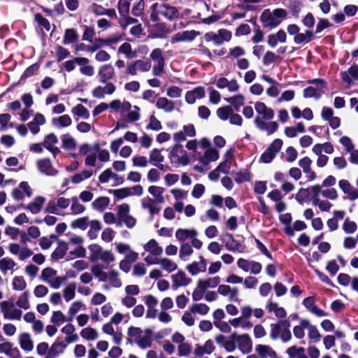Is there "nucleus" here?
I'll list each match as a JSON object with an SVG mask.
<instances>
[{
  "instance_id": "f257e3e1",
  "label": "nucleus",
  "mask_w": 358,
  "mask_h": 358,
  "mask_svg": "<svg viewBox=\"0 0 358 358\" xmlns=\"http://www.w3.org/2000/svg\"><path fill=\"white\" fill-rule=\"evenodd\" d=\"M254 107L257 113L254 120L255 126L259 129L266 131L268 135L273 134L278 129V124L276 122H266V121L273 119L274 110L262 101L255 102Z\"/></svg>"
},
{
  "instance_id": "f03ea898",
  "label": "nucleus",
  "mask_w": 358,
  "mask_h": 358,
  "mask_svg": "<svg viewBox=\"0 0 358 358\" xmlns=\"http://www.w3.org/2000/svg\"><path fill=\"white\" fill-rule=\"evenodd\" d=\"M79 152L85 156V164L87 166H95L97 159L100 162H108L110 160L109 151L102 149L99 143L92 145L83 143L79 148Z\"/></svg>"
},
{
  "instance_id": "7ed1b4c3",
  "label": "nucleus",
  "mask_w": 358,
  "mask_h": 358,
  "mask_svg": "<svg viewBox=\"0 0 358 358\" xmlns=\"http://www.w3.org/2000/svg\"><path fill=\"white\" fill-rule=\"evenodd\" d=\"M127 343L136 344L143 350L149 348L152 343V331L150 329L143 330L140 327H130L127 330Z\"/></svg>"
},
{
  "instance_id": "20e7f679",
  "label": "nucleus",
  "mask_w": 358,
  "mask_h": 358,
  "mask_svg": "<svg viewBox=\"0 0 358 358\" xmlns=\"http://www.w3.org/2000/svg\"><path fill=\"white\" fill-rule=\"evenodd\" d=\"M287 16V11L282 8H276L273 12L266 9L262 13L260 20L265 27L274 28L278 26Z\"/></svg>"
},
{
  "instance_id": "39448f33",
  "label": "nucleus",
  "mask_w": 358,
  "mask_h": 358,
  "mask_svg": "<svg viewBox=\"0 0 358 358\" xmlns=\"http://www.w3.org/2000/svg\"><path fill=\"white\" fill-rule=\"evenodd\" d=\"M88 249L90 251L89 259L91 262L101 261L108 265L115 260V257L111 251L103 250L98 244H91Z\"/></svg>"
},
{
  "instance_id": "423d86ee",
  "label": "nucleus",
  "mask_w": 358,
  "mask_h": 358,
  "mask_svg": "<svg viewBox=\"0 0 358 358\" xmlns=\"http://www.w3.org/2000/svg\"><path fill=\"white\" fill-rule=\"evenodd\" d=\"M143 249L148 255L145 256L144 261L148 265H155L163 253V248L155 239H150L144 244Z\"/></svg>"
},
{
  "instance_id": "0eeeda50",
  "label": "nucleus",
  "mask_w": 358,
  "mask_h": 358,
  "mask_svg": "<svg viewBox=\"0 0 358 358\" xmlns=\"http://www.w3.org/2000/svg\"><path fill=\"white\" fill-rule=\"evenodd\" d=\"M169 157L171 163L176 166H186L189 162L187 152L182 145L178 143L171 147Z\"/></svg>"
},
{
  "instance_id": "6e6552de",
  "label": "nucleus",
  "mask_w": 358,
  "mask_h": 358,
  "mask_svg": "<svg viewBox=\"0 0 358 358\" xmlns=\"http://www.w3.org/2000/svg\"><path fill=\"white\" fill-rule=\"evenodd\" d=\"M0 311L3 318L10 320H20L22 311L17 308L13 301L6 300L0 303Z\"/></svg>"
},
{
  "instance_id": "1a4fd4ad",
  "label": "nucleus",
  "mask_w": 358,
  "mask_h": 358,
  "mask_svg": "<svg viewBox=\"0 0 358 358\" xmlns=\"http://www.w3.org/2000/svg\"><path fill=\"white\" fill-rule=\"evenodd\" d=\"M40 279L48 283L52 288L59 289L65 281L66 278L57 276L56 270L51 267H47L42 271Z\"/></svg>"
},
{
  "instance_id": "9d476101",
  "label": "nucleus",
  "mask_w": 358,
  "mask_h": 358,
  "mask_svg": "<svg viewBox=\"0 0 358 358\" xmlns=\"http://www.w3.org/2000/svg\"><path fill=\"white\" fill-rule=\"evenodd\" d=\"M309 83L313 85L309 86L303 90V96L305 98H315L318 99L326 89V83L322 79H315L309 80Z\"/></svg>"
},
{
  "instance_id": "9b49d317",
  "label": "nucleus",
  "mask_w": 358,
  "mask_h": 358,
  "mask_svg": "<svg viewBox=\"0 0 358 358\" xmlns=\"http://www.w3.org/2000/svg\"><path fill=\"white\" fill-rule=\"evenodd\" d=\"M152 9L157 14L161 15L169 20L174 19L179 15L178 10L174 6L163 1L153 3Z\"/></svg>"
},
{
  "instance_id": "f8f14e48",
  "label": "nucleus",
  "mask_w": 358,
  "mask_h": 358,
  "mask_svg": "<svg viewBox=\"0 0 358 358\" xmlns=\"http://www.w3.org/2000/svg\"><path fill=\"white\" fill-rule=\"evenodd\" d=\"M231 37V32L225 29H221L217 32H208L204 36L206 41H212L215 45H221L224 43L229 41Z\"/></svg>"
},
{
  "instance_id": "ddd939ff",
  "label": "nucleus",
  "mask_w": 358,
  "mask_h": 358,
  "mask_svg": "<svg viewBox=\"0 0 358 358\" xmlns=\"http://www.w3.org/2000/svg\"><path fill=\"white\" fill-rule=\"evenodd\" d=\"M282 143L281 139H275L262 155L260 161L266 164L271 162L281 150Z\"/></svg>"
},
{
  "instance_id": "4468645a",
  "label": "nucleus",
  "mask_w": 358,
  "mask_h": 358,
  "mask_svg": "<svg viewBox=\"0 0 358 358\" xmlns=\"http://www.w3.org/2000/svg\"><path fill=\"white\" fill-rule=\"evenodd\" d=\"M151 68V63L141 59L135 60L130 62L126 69L127 74L136 76L138 72H147Z\"/></svg>"
},
{
  "instance_id": "2eb2a0df",
  "label": "nucleus",
  "mask_w": 358,
  "mask_h": 358,
  "mask_svg": "<svg viewBox=\"0 0 358 358\" xmlns=\"http://www.w3.org/2000/svg\"><path fill=\"white\" fill-rule=\"evenodd\" d=\"M171 279L172 281L171 288L173 290H176L181 287H186L192 282L191 278L182 270H178L176 273L172 274Z\"/></svg>"
},
{
  "instance_id": "dca6fc26",
  "label": "nucleus",
  "mask_w": 358,
  "mask_h": 358,
  "mask_svg": "<svg viewBox=\"0 0 358 358\" xmlns=\"http://www.w3.org/2000/svg\"><path fill=\"white\" fill-rule=\"evenodd\" d=\"M237 266L244 271H250L255 275L259 274L262 269V266L260 263L255 261H249L243 258L238 259Z\"/></svg>"
},
{
  "instance_id": "f3484780",
  "label": "nucleus",
  "mask_w": 358,
  "mask_h": 358,
  "mask_svg": "<svg viewBox=\"0 0 358 358\" xmlns=\"http://www.w3.org/2000/svg\"><path fill=\"white\" fill-rule=\"evenodd\" d=\"M8 250L12 255L17 256L19 260L20 261L27 259L33 254L32 251L28 247H21L17 243L9 244Z\"/></svg>"
},
{
  "instance_id": "a211bd4d",
  "label": "nucleus",
  "mask_w": 358,
  "mask_h": 358,
  "mask_svg": "<svg viewBox=\"0 0 358 358\" xmlns=\"http://www.w3.org/2000/svg\"><path fill=\"white\" fill-rule=\"evenodd\" d=\"M234 338L236 340V345L239 350L243 354H248L252 350V343L249 335L234 334Z\"/></svg>"
},
{
  "instance_id": "6ab92c4d",
  "label": "nucleus",
  "mask_w": 358,
  "mask_h": 358,
  "mask_svg": "<svg viewBox=\"0 0 358 358\" xmlns=\"http://www.w3.org/2000/svg\"><path fill=\"white\" fill-rule=\"evenodd\" d=\"M105 86H96L92 91V94L97 99H103L106 94L110 95L116 90V87L113 83H104Z\"/></svg>"
},
{
  "instance_id": "aec40b11",
  "label": "nucleus",
  "mask_w": 358,
  "mask_h": 358,
  "mask_svg": "<svg viewBox=\"0 0 358 358\" xmlns=\"http://www.w3.org/2000/svg\"><path fill=\"white\" fill-rule=\"evenodd\" d=\"M32 192L27 182H21L17 187L15 188L11 193L13 198L16 201L22 200L25 196L30 197Z\"/></svg>"
},
{
  "instance_id": "412c9836",
  "label": "nucleus",
  "mask_w": 358,
  "mask_h": 358,
  "mask_svg": "<svg viewBox=\"0 0 358 358\" xmlns=\"http://www.w3.org/2000/svg\"><path fill=\"white\" fill-rule=\"evenodd\" d=\"M338 186L350 200L355 201L358 199V189L352 186L348 180H339Z\"/></svg>"
},
{
  "instance_id": "4be33fe9",
  "label": "nucleus",
  "mask_w": 358,
  "mask_h": 358,
  "mask_svg": "<svg viewBox=\"0 0 358 358\" xmlns=\"http://www.w3.org/2000/svg\"><path fill=\"white\" fill-rule=\"evenodd\" d=\"M217 293L222 296H227L230 301H239L238 289L237 287H231L227 285H220L218 287Z\"/></svg>"
},
{
  "instance_id": "5701e85b",
  "label": "nucleus",
  "mask_w": 358,
  "mask_h": 358,
  "mask_svg": "<svg viewBox=\"0 0 358 358\" xmlns=\"http://www.w3.org/2000/svg\"><path fill=\"white\" fill-rule=\"evenodd\" d=\"M115 76V69L110 64L101 65L98 71L99 80L101 83H106Z\"/></svg>"
},
{
  "instance_id": "b1692460",
  "label": "nucleus",
  "mask_w": 358,
  "mask_h": 358,
  "mask_svg": "<svg viewBox=\"0 0 358 358\" xmlns=\"http://www.w3.org/2000/svg\"><path fill=\"white\" fill-rule=\"evenodd\" d=\"M198 35L199 32L194 30H187L178 32L171 38V43H176L178 42L192 41Z\"/></svg>"
},
{
  "instance_id": "393cba45",
  "label": "nucleus",
  "mask_w": 358,
  "mask_h": 358,
  "mask_svg": "<svg viewBox=\"0 0 358 358\" xmlns=\"http://www.w3.org/2000/svg\"><path fill=\"white\" fill-rule=\"evenodd\" d=\"M159 203L156 200L146 196L141 199V206L143 209L148 210L151 217L159 213L160 207L157 205Z\"/></svg>"
},
{
  "instance_id": "a878e982",
  "label": "nucleus",
  "mask_w": 358,
  "mask_h": 358,
  "mask_svg": "<svg viewBox=\"0 0 358 358\" xmlns=\"http://www.w3.org/2000/svg\"><path fill=\"white\" fill-rule=\"evenodd\" d=\"M215 350L213 341L208 340L203 345L196 344L194 349V355L195 357H201L204 355H210Z\"/></svg>"
},
{
  "instance_id": "bb28decb",
  "label": "nucleus",
  "mask_w": 358,
  "mask_h": 358,
  "mask_svg": "<svg viewBox=\"0 0 358 358\" xmlns=\"http://www.w3.org/2000/svg\"><path fill=\"white\" fill-rule=\"evenodd\" d=\"M312 160L308 157H304L299 161V166L306 175L308 181H313L316 178V173L311 169Z\"/></svg>"
},
{
  "instance_id": "cd10ccee",
  "label": "nucleus",
  "mask_w": 358,
  "mask_h": 358,
  "mask_svg": "<svg viewBox=\"0 0 358 358\" xmlns=\"http://www.w3.org/2000/svg\"><path fill=\"white\" fill-rule=\"evenodd\" d=\"M342 80L350 86L354 80H358V66L352 65L347 71L341 73Z\"/></svg>"
},
{
  "instance_id": "c85d7f7f",
  "label": "nucleus",
  "mask_w": 358,
  "mask_h": 358,
  "mask_svg": "<svg viewBox=\"0 0 358 358\" xmlns=\"http://www.w3.org/2000/svg\"><path fill=\"white\" fill-rule=\"evenodd\" d=\"M205 89L203 87H197L192 90L187 91L185 94V101L189 104H193L196 99H202L205 96Z\"/></svg>"
},
{
  "instance_id": "c756f323",
  "label": "nucleus",
  "mask_w": 358,
  "mask_h": 358,
  "mask_svg": "<svg viewBox=\"0 0 358 358\" xmlns=\"http://www.w3.org/2000/svg\"><path fill=\"white\" fill-rule=\"evenodd\" d=\"M37 166L39 171L47 176H55L57 174V171L53 167L49 159L38 160Z\"/></svg>"
},
{
  "instance_id": "7c9ffc66",
  "label": "nucleus",
  "mask_w": 358,
  "mask_h": 358,
  "mask_svg": "<svg viewBox=\"0 0 358 358\" xmlns=\"http://www.w3.org/2000/svg\"><path fill=\"white\" fill-rule=\"evenodd\" d=\"M217 87L219 89L227 88L231 92H237L239 89V85L236 80H229L227 78L222 77L220 78L215 83Z\"/></svg>"
},
{
  "instance_id": "2f4dec72",
  "label": "nucleus",
  "mask_w": 358,
  "mask_h": 358,
  "mask_svg": "<svg viewBox=\"0 0 358 358\" xmlns=\"http://www.w3.org/2000/svg\"><path fill=\"white\" fill-rule=\"evenodd\" d=\"M290 323L288 320H280L276 324H271L270 336L273 340L279 338L285 327H289Z\"/></svg>"
},
{
  "instance_id": "473e14b6",
  "label": "nucleus",
  "mask_w": 358,
  "mask_h": 358,
  "mask_svg": "<svg viewBox=\"0 0 358 358\" xmlns=\"http://www.w3.org/2000/svg\"><path fill=\"white\" fill-rule=\"evenodd\" d=\"M199 262H194L187 266L186 268L192 275H196L206 270V261L203 257H199Z\"/></svg>"
},
{
  "instance_id": "72a5a7b5",
  "label": "nucleus",
  "mask_w": 358,
  "mask_h": 358,
  "mask_svg": "<svg viewBox=\"0 0 358 358\" xmlns=\"http://www.w3.org/2000/svg\"><path fill=\"white\" fill-rule=\"evenodd\" d=\"M45 202V198L43 196H37L36 197L33 201H31L29 204L25 206L21 204L20 206L22 208L29 210L31 213L37 214L41 212L42 208Z\"/></svg>"
},
{
  "instance_id": "f704fd0d",
  "label": "nucleus",
  "mask_w": 358,
  "mask_h": 358,
  "mask_svg": "<svg viewBox=\"0 0 358 358\" xmlns=\"http://www.w3.org/2000/svg\"><path fill=\"white\" fill-rule=\"evenodd\" d=\"M45 123V118L41 113H36L32 121L27 124L30 131L34 134H37L40 131V126Z\"/></svg>"
},
{
  "instance_id": "c9c22d12",
  "label": "nucleus",
  "mask_w": 358,
  "mask_h": 358,
  "mask_svg": "<svg viewBox=\"0 0 358 358\" xmlns=\"http://www.w3.org/2000/svg\"><path fill=\"white\" fill-rule=\"evenodd\" d=\"M266 308L268 312L273 313L275 316L279 319L285 318L287 315L285 308L279 306L278 303L272 301H267Z\"/></svg>"
},
{
  "instance_id": "e433bc0d",
  "label": "nucleus",
  "mask_w": 358,
  "mask_h": 358,
  "mask_svg": "<svg viewBox=\"0 0 358 358\" xmlns=\"http://www.w3.org/2000/svg\"><path fill=\"white\" fill-rule=\"evenodd\" d=\"M69 250V244L62 240L57 241V247L52 253V258L55 260H58L64 257L67 250Z\"/></svg>"
},
{
  "instance_id": "4c0bfd02",
  "label": "nucleus",
  "mask_w": 358,
  "mask_h": 358,
  "mask_svg": "<svg viewBox=\"0 0 358 358\" xmlns=\"http://www.w3.org/2000/svg\"><path fill=\"white\" fill-rule=\"evenodd\" d=\"M219 158L218 151L213 148L207 149L199 158V162L207 166L210 162L216 161Z\"/></svg>"
},
{
  "instance_id": "58836bf2",
  "label": "nucleus",
  "mask_w": 358,
  "mask_h": 358,
  "mask_svg": "<svg viewBox=\"0 0 358 358\" xmlns=\"http://www.w3.org/2000/svg\"><path fill=\"white\" fill-rule=\"evenodd\" d=\"M287 35L284 30L280 29L275 34H270L268 36V44L271 48H275L278 43H285Z\"/></svg>"
},
{
  "instance_id": "ea45409f",
  "label": "nucleus",
  "mask_w": 358,
  "mask_h": 358,
  "mask_svg": "<svg viewBox=\"0 0 358 358\" xmlns=\"http://www.w3.org/2000/svg\"><path fill=\"white\" fill-rule=\"evenodd\" d=\"M156 107L166 113H171L175 109V102L166 97H159L157 100Z\"/></svg>"
},
{
  "instance_id": "a19ab883",
  "label": "nucleus",
  "mask_w": 358,
  "mask_h": 358,
  "mask_svg": "<svg viewBox=\"0 0 358 358\" xmlns=\"http://www.w3.org/2000/svg\"><path fill=\"white\" fill-rule=\"evenodd\" d=\"M157 264L160 265L161 268L169 273H173L178 269V264L173 260L166 257L158 259Z\"/></svg>"
},
{
  "instance_id": "79ce46f5",
  "label": "nucleus",
  "mask_w": 358,
  "mask_h": 358,
  "mask_svg": "<svg viewBox=\"0 0 358 358\" xmlns=\"http://www.w3.org/2000/svg\"><path fill=\"white\" fill-rule=\"evenodd\" d=\"M66 348V343L64 341H59L57 340L50 348L49 357H57L60 354L63 353Z\"/></svg>"
},
{
  "instance_id": "37998d69",
  "label": "nucleus",
  "mask_w": 358,
  "mask_h": 358,
  "mask_svg": "<svg viewBox=\"0 0 358 358\" xmlns=\"http://www.w3.org/2000/svg\"><path fill=\"white\" fill-rule=\"evenodd\" d=\"M231 175L238 184L250 181L251 178L250 172L246 169H241L238 171H232Z\"/></svg>"
},
{
  "instance_id": "c03bdc74",
  "label": "nucleus",
  "mask_w": 358,
  "mask_h": 358,
  "mask_svg": "<svg viewBox=\"0 0 358 358\" xmlns=\"http://www.w3.org/2000/svg\"><path fill=\"white\" fill-rule=\"evenodd\" d=\"M198 233L194 229H179L176 231V237L180 241H185L188 238H194Z\"/></svg>"
},
{
  "instance_id": "a18cd8bd",
  "label": "nucleus",
  "mask_w": 358,
  "mask_h": 358,
  "mask_svg": "<svg viewBox=\"0 0 358 358\" xmlns=\"http://www.w3.org/2000/svg\"><path fill=\"white\" fill-rule=\"evenodd\" d=\"M148 192L154 197L153 199L158 201L159 203L164 202V193L165 189L160 186L152 185L148 187Z\"/></svg>"
},
{
  "instance_id": "49530a36",
  "label": "nucleus",
  "mask_w": 358,
  "mask_h": 358,
  "mask_svg": "<svg viewBox=\"0 0 358 358\" xmlns=\"http://www.w3.org/2000/svg\"><path fill=\"white\" fill-rule=\"evenodd\" d=\"M62 148L66 150H73L77 146L76 140L69 134H64L61 136Z\"/></svg>"
},
{
  "instance_id": "de8ad7c7",
  "label": "nucleus",
  "mask_w": 358,
  "mask_h": 358,
  "mask_svg": "<svg viewBox=\"0 0 358 358\" xmlns=\"http://www.w3.org/2000/svg\"><path fill=\"white\" fill-rule=\"evenodd\" d=\"M19 342L20 347L25 351H31L34 348L33 341L28 333H22L20 335Z\"/></svg>"
},
{
  "instance_id": "09e8293b",
  "label": "nucleus",
  "mask_w": 358,
  "mask_h": 358,
  "mask_svg": "<svg viewBox=\"0 0 358 358\" xmlns=\"http://www.w3.org/2000/svg\"><path fill=\"white\" fill-rule=\"evenodd\" d=\"M280 221L281 223L285 225V232L289 236H293L294 235V229L291 226L292 222V215L290 213H285L280 215Z\"/></svg>"
},
{
  "instance_id": "8fccbe9b",
  "label": "nucleus",
  "mask_w": 358,
  "mask_h": 358,
  "mask_svg": "<svg viewBox=\"0 0 358 358\" xmlns=\"http://www.w3.org/2000/svg\"><path fill=\"white\" fill-rule=\"evenodd\" d=\"M255 350L262 357H276V352L268 345H258L256 346Z\"/></svg>"
},
{
  "instance_id": "3c124183",
  "label": "nucleus",
  "mask_w": 358,
  "mask_h": 358,
  "mask_svg": "<svg viewBox=\"0 0 358 358\" xmlns=\"http://www.w3.org/2000/svg\"><path fill=\"white\" fill-rule=\"evenodd\" d=\"M52 124L57 128L67 127L71 125L72 120L69 115H63L52 120Z\"/></svg>"
},
{
  "instance_id": "603ef678",
  "label": "nucleus",
  "mask_w": 358,
  "mask_h": 358,
  "mask_svg": "<svg viewBox=\"0 0 358 358\" xmlns=\"http://www.w3.org/2000/svg\"><path fill=\"white\" fill-rule=\"evenodd\" d=\"M286 353L289 358H308L302 347L291 346L287 349Z\"/></svg>"
},
{
  "instance_id": "864d4df0",
  "label": "nucleus",
  "mask_w": 358,
  "mask_h": 358,
  "mask_svg": "<svg viewBox=\"0 0 358 358\" xmlns=\"http://www.w3.org/2000/svg\"><path fill=\"white\" fill-rule=\"evenodd\" d=\"M314 38V34L310 30H306L304 33H299L294 38L296 44L307 43Z\"/></svg>"
},
{
  "instance_id": "5fc2aeb1",
  "label": "nucleus",
  "mask_w": 358,
  "mask_h": 358,
  "mask_svg": "<svg viewBox=\"0 0 358 358\" xmlns=\"http://www.w3.org/2000/svg\"><path fill=\"white\" fill-rule=\"evenodd\" d=\"M110 199L107 196H100L92 203V208L98 211H103L109 205Z\"/></svg>"
},
{
  "instance_id": "6e6d98bb",
  "label": "nucleus",
  "mask_w": 358,
  "mask_h": 358,
  "mask_svg": "<svg viewBox=\"0 0 358 358\" xmlns=\"http://www.w3.org/2000/svg\"><path fill=\"white\" fill-rule=\"evenodd\" d=\"M16 266V263L9 257H4L0 259V271L3 274H6Z\"/></svg>"
},
{
  "instance_id": "4d7b16f0",
  "label": "nucleus",
  "mask_w": 358,
  "mask_h": 358,
  "mask_svg": "<svg viewBox=\"0 0 358 358\" xmlns=\"http://www.w3.org/2000/svg\"><path fill=\"white\" fill-rule=\"evenodd\" d=\"M198 281L204 289L207 290L209 288H215L218 286L220 282V278L219 276H215L206 279H199Z\"/></svg>"
},
{
  "instance_id": "13d9d810",
  "label": "nucleus",
  "mask_w": 358,
  "mask_h": 358,
  "mask_svg": "<svg viewBox=\"0 0 358 358\" xmlns=\"http://www.w3.org/2000/svg\"><path fill=\"white\" fill-rule=\"evenodd\" d=\"M89 226L90 229L87 232L88 237L91 240H94L97 238L98 233L101 229V222L97 220H94L90 222Z\"/></svg>"
},
{
  "instance_id": "bf43d9fd",
  "label": "nucleus",
  "mask_w": 358,
  "mask_h": 358,
  "mask_svg": "<svg viewBox=\"0 0 358 358\" xmlns=\"http://www.w3.org/2000/svg\"><path fill=\"white\" fill-rule=\"evenodd\" d=\"M76 284L75 282L69 283L63 289V296L66 302L73 300L76 296Z\"/></svg>"
},
{
  "instance_id": "052dcab7",
  "label": "nucleus",
  "mask_w": 358,
  "mask_h": 358,
  "mask_svg": "<svg viewBox=\"0 0 358 358\" xmlns=\"http://www.w3.org/2000/svg\"><path fill=\"white\" fill-rule=\"evenodd\" d=\"M224 100L230 103L236 110H238L239 108L245 103V97L242 94H238L232 97L224 98Z\"/></svg>"
},
{
  "instance_id": "680f3d73",
  "label": "nucleus",
  "mask_w": 358,
  "mask_h": 358,
  "mask_svg": "<svg viewBox=\"0 0 358 358\" xmlns=\"http://www.w3.org/2000/svg\"><path fill=\"white\" fill-rule=\"evenodd\" d=\"M80 336L83 338L87 341H95L99 337V334L95 329L86 327L81 330Z\"/></svg>"
},
{
  "instance_id": "e2e57ef3",
  "label": "nucleus",
  "mask_w": 358,
  "mask_h": 358,
  "mask_svg": "<svg viewBox=\"0 0 358 358\" xmlns=\"http://www.w3.org/2000/svg\"><path fill=\"white\" fill-rule=\"evenodd\" d=\"M90 224L88 217H82L76 219L71 222V227L73 229H79L81 230H85L87 229Z\"/></svg>"
},
{
  "instance_id": "0e129e2a",
  "label": "nucleus",
  "mask_w": 358,
  "mask_h": 358,
  "mask_svg": "<svg viewBox=\"0 0 358 358\" xmlns=\"http://www.w3.org/2000/svg\"><path fill=\"white\" fill-rule=\"evenodd\" d=\"M164 159L159 150L155 148L152 150L149 155V162L152 165H157L163 162Z\"/></svg>"
},
{
  "instance_id": "69168bd1",
  "label": "nucleus",
  "mask_w": 358,
  "mask_h": 358,
  "mask_svg": "<svg viewBox=\"0 0 358 358\" xmlns=\"http://www.w3.org/2000/svg\"><path fill=\"white\" fill-rule=\"evenodd\" d=\"M231 325L234 328L241 327L243 329H250L252 327V324L243 317H236L229 321Z\"/></svg>"
},
{
  "instance_id": "338daca9",
  "label": "nucleus",
  "mask_w": 358,
  "mask_h": 358,
  "mask_svg": "<svg viewBox=\"0 0 358 358\" xmlns=\"http://www.w3.org/2000/svg\"><path fill=\"white\" fill-rule=\"evenodd\" d=\"M78 35L74 29H67L65 31L63 43L65 45L71 44L77 41Z\"/></svg>"
},
{
  "instance_id": "774afa93",
  "label": "nucleus",
  "mask_w": 358,
  "mask_h": 358,
  "mask_svg": "<svg viewBox=\"0 0 358 358\" xmlns=\"http://www.w3.org/2000/svg\"><path fill=\"white\" fill-rule=\"evenodd\" d=\"M29 293L28 291L23 292L16 301V306L22 309L28 310L30 308L29 301Z\"/></svg>"
}]
</instances>
